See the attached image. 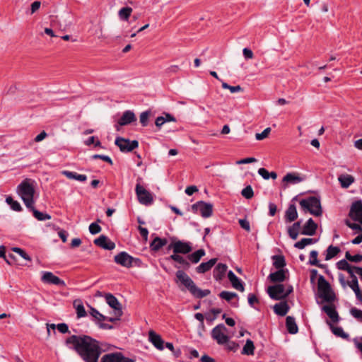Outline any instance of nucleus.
Masks as SVG:
<instances>
[{"label": "nucleus", "instance_id": "obj_13", "mask_svg": "<svg viewBox=\"0 0 362 362\" xmlns=\"http://www.w3.org/2000/svg\"><path fill=\"white\" fill-rule=\"evenodd\" d=\"M101 362H135V360L124 357L120 352H115L105 354L101 358Z\"/></svg>", "mask_w": 362, "mask_h": 362}, {"label": "nucleus", "instance_id": "obj_22", "mask_svg": "<svg viewBox=\"0 0 362 362\" xmlns=\"http://www.w3.org/2000/svg\"><path fill=\"white\" fill-rule=\"evenodd\" d=\"M168 259H172L180 264V266L175 265V267L176 268H182L183 269H188L190 267V263L189 262V261H187L185 257H182L181 255L177 253L171 255Z\"/></svg>", "mask_w": 362, "mask_h": 362}, {"label": "nucleus", "instance_id": "obj_33", "mask_svg": "<svg viewBox=\"0 0 362 362\" xmlns=\"http://www.w3.org/2000/svg\"><path fill=\"white\" fill-rule=\"evenodd\" d=\"M74 306L76 309L78 318H81L86 316V311L82 301L80 299H76L74 301Z\"/></svg>", "mask_w": 362, "mask_h": 362}, {"label": "nucleus", "instance_id": "obj_7", "mask_svg": "<svg viewBox=\"0 0 362 362\" xmlns=\"http://www.w3.org/2000/svg\"><path fill=\"white\" fill-rule=\"evenodd\" d=\"M105 301L114 310L115 317H110L108 318L109 322H115L119 320L122 315V310L121 303L118 301L117 298L111 293H107L105 296Z\"/></svg>", "mask_w": 362, "mask_h": 362}, {"label": "nucleus", "instance_id": "obj_38", "mask_svg": "<svg viewBox=\"0 0 362 362\" xmlns=\"http://www.w3.org/2000/svg\"><path fill=\"white\" fill-rule=\"evenodd\" d=\"M33 213V216L38 221H46L51 219V216L48 214L42 213L35 209L34 205H33V208H28Z\"/></svg>", "mask_w": 362, "mask_h": 362}, {"label": "nucleus", "instance_id": "obj_17", "mask_svg": "<svg viewBox=\"0 0 362 362\" xmlns=\"http://www.w3.org/2000/svg\"><path fill=\"white\" fill-rule=\"evenodd\" d=\"M136 120L135 114L132 110H126L123 112L122 117L117 122L115 126L117 130H119V126L128 125Z\"/></svg>", "mask_w": 362, "mask_h": 362}, {"label": "nucleus", "instance_id": "obj_21", "mask_svg": "<svg viewBox=\"0 0 362 362\" xmlns=\"http://www.w3.org/2000/svg\"><path fill=\"white\" fill-rule=\"evenodd\" d=\"M303 178L300 177L298 174L294 173H287L282 180V182L284 183V187L286 188L287 184H298L303 181Z\"/></svg>", "mask_w": 362, "mask_h": 362}, {"label": "nucleus", "instance_id": "obj_26", "mask_svg": "<svg viewBox=\"0 0 362 362\" xmlns=\"http://www.w3.org/2000/svg\"><path fill=\"white\" fill-rule=\"evenodd\" d=\"M338 180L342 188H348L352 183L354 182V177L348 174H342L339 176Z\"/></svg>", "mask_w": 362, "mask_h": 362}, {"label": "nucleus", "instance_id": "obj_60", "mask_svg": "<svg viewBox=\"0 0 362 362\" xmlns=\"http://www.w3.org/2000/svg\"><path fill=\"white\" fill-rule=\"evenodd\" d=\"M337 266L339 269L345 271L346 269H349L350 264L346 260L341 259L337 263Z\"/></svg>", "mask_w": 362, "mask_h": 362}, {"label": "nucleus", "instance_id": "obj_32", "mask_svg": "<svg viewBox=\"0 0 362 362\" xmlns=\"http://www.w3.org/2000/svg\"><path fill=\"white\" fill-rule=\"evenodd\" d=\"M269 279L272 282H282L286 279L284 269H278V271L271 273Z\"/></svg>", "mask_w": 362, "mask_h": 362}, {"label": "nucleus", "instance_id": "obj_41", "mask_svg": "<svg viewBox=\"0 0 362 362\" xmlns=\"http://www.w3.org/2000/svg\"><path fill=\"white\" fill-rule=\"evenodd\" d=\"M89 313H90V315L98 321V322H103L105 320H108L109 317L101 314L98 310H96L95 308H94L93 307H90V310Z\"/></svg>", "mask_w": 362, "mask_h": 362}, {"label": "nucleus", "instance_id": "obj_55", "mask_svg": "<svg viewBox=\"0 0 362 362\" xmlns=\"http://www.w3.org/2000/svg\"><path fill=\"white\" fill-rule=\"evenodd\" d=\"M89 231L91 234L95 235L101 231V227L97 223H92L89 226Z\"/></svg>", "mask_w": 362, "mask_h": 362}, {"label": "nucleus", "instance_id": "obj_56", "mask_svg": "<svg viewBox=\"0 0 362 362\" xmlns=\"http://www.w3.org/2000/svg\"><path fill=\"white\" fill-rule=\"evenodd\" d=\"M288 233L291 239L296 240L298 236L299 230L291 226L288 228Z\"/></svg>", "mask_w": 362, "mask_h": 362}, {"label": "nucleus", "instance_id": "obj_59", "mask_svg": "<svg viewBox=\"0 0 362 362\" xmlns=\"http://www.w3.org/2000/svg\"><path fill=\"white\" fill-rule=\"evenodd\" d=\"M92 158L93 159H101L108 163H110V165L112 164V159L110 158V156H105V155H100V154H95L93 156H92Z\"/></svg>", "mask_w": 362, "mask_h": 362}, {"label": "nucleus", "instance_id": "obj_30", "mask_svg": "<svg viewBox=\"0 0 362 362\" xmlns=\"http://www.w3.org/2000/svg\"><path fill=\"white\" fill-rule=\"evenodd\" d=\"M285 218L287 221H294L298 218V212L294 204L289 205L285 213Z\"/></svg>", "mask_w": 362, "mask_h": 362}, {"label": "nucleus", "instance_id": "obj_54", "mask_svg": "<svg viewBox=\"0 0 362 362\" xmlns=\"http://www.w3.org/2000/svg\"><path fill=\"white\" fill-rule=\"evenodd\" d=\"M271 132V128L270 127H267L261 133H257L255 134V139L257 140H262L265 138H267L269 135V134Z\"/></svg>", "mask_w": 362, "mask_h": 362}, {"label": "nucleus", "instance_id": "obj_62", "mask_svg": "<svg viewBox=\"0 0 362 362\" xmlns=\"http://www.w3.org/2000/svg\"><path fill=\"white\" fill-rule=\"evenodd\" d=\"M239 223L240 225V226L245 229V230L247 231H250V223L246 219H240L239 220Z\"/></svg>", "mask_w": 362, "mask_h": 362}, {"label": "nucleus", "instance_id": "obj_43", "mask_svg": "<svg viewBox=\"0 0 362 362\" xmlns=\"http://www.w3.org/2000/svg\"><path fill=\"white\" fill-rule=\"evenodd\" d=\"M6 202L11 206V208L16 211H21L22 210V207L20 203L17 201L13 199V198L10 196L6 198Z\"/></svg>", "mask_w": 362, "mask_h": 362}, {"label": "nucleus", "instance_id": "obj_9", "mask_svg": "<svg viewBox=\"0 0 362 362\" xmlns=\"http://www.w3.org/2000/svg\"><path fill=\"white\" fill-rule=\"evenodd\" d=\"M192 209L194 213L199 214L203 218H209L213 214V204L199 201L192 206Z\"/></svg>", "mask_w": 362, "mask_h": 362}, {"label": "nucleus", "instance_id": "obj_50", "mask_svg": "<svg viewBox=\"0 0 362 362\" xmlns=\"http://www.w3.org/2000/svg\"><path fill=\"white\" fill-rule=\"evenodd\" d=\"M242 195L246 199H251L253 195V189L250 185L245 187L241 192Z\"/></svg>", "mask_w": 362, "mask_h": 362}, {"label": "nucleus", "instance_id": "obj_18", "mask_svg": "<svg viewBox=\"0 0 362 362\" xmlns=\"http://www.w3.org/2000/svg\"><path fill=\"white\" fill-rule=\"evenodd\" d=\"M94 243L96 245L108 250H112L115 247V244L104 235H101L98 238L95 239Z\"/></svg>", "mask_w": 362, "mask_h": 362}, {"label": "nucleus", "instance_id": "obj_24", "mask_svg": "<svg viewBox=\"0 0 362 362\" xmlns=\"http://www.w3.org/2000/svg\"><path fill=\"white\" fill-rule=\"evenodd\" d=\"M216 262V258H212L206 262H202L196 268V271L199 274H204L209 271L215 265Z\"/></svg>", "mask_w": 362, "mask_h": 362}, {"label": "nucleus", "instance_id": "obj_58", "mask_svg": "<svg viewBox=\"0 0 362 362\" xmlns=\"http://www.w3.org/2000/svg\"><path fill=\"white\" fill-rule=\"evenodd\" d=\"M224 345H226V348L228 351H236L238 349V344L234 341H230V339H228V342L225 343Z\"/></svg>", "mask_w": 362, "mask_h": 362}, {"label": "nucleus", "instance_id": "obj_37", "mask_svg": "<svg viewBox=\"0 0 362 362\" xmlns=\"http://www.w3.org/2000/svg\"><path fill=\"white\" fill-rule=\"evenodd\" d=\"M317 242V240L315 239H313V238H303L301 239L300 241L298 242H296L295 244H294V247L296 248H298V249H300V250H302L303 249L305 246L307 245H311V244H314Z\"/></svg>", "mask_w": 362, "mask_h": 362}, {"label": "nucleus", "instance_id": "obj_63", "mask_svg": "<svg viewBox=\"0 0 362 362\" xmlns=\"http://www.w3.org/2000/svg\"><path fill=\"white\" fill-rule=\"evenodd\" d=\"M256 160H257L256 158H255L253 157H250V158H246L241 159V160L236 161V164H238V165L247 164V163L256 162Z\"/></svg>", "mask_w": 362, "mask_h": 362}, {"label": "nucleus", "instance_id": "obj_57", "mask_svg": "<svg viewBox=\"0 0 362 362\" xmlns=\"http://www.w3.org/2000/svg\"><path fill=\"white\" fill-rule=\"evenodd\" d=\"M346 224L348 227L356 231V233H361L362 232V227L357 223H351L349 221H346Z\"/></svg>", "mask_w": 362, "mask_h": 362}, {"label": "nucleus", "instance_id": "obj_45", "mask_svg": "<svg viewBox=\"0 0 362 362\" xmlns=\"http://www.w3.org/2000/svg\"><path fill=\"white\" fill-rule=\"evenodd\" d=\"M132 12L130 7H124L119 11V16L121 19L127 21Z\"/></svg>", "mask_w": 362, "mask_h": 362}, {"label": "nucleus", "instance_id": "obj_36", "mask_svg": "<svg viewBox=\"0 0 362 362\" xmlns=\"http://www.w3.org/2000/svg\"><path fill=\"white\" fill-rule=\"evenodd\" d=\"M168 243V240L165 238H160L158 237H156L153 239L152 243H151V248L152 250L158 251L162 247Z\"/></svg>", "mask_w": 362, "mask_h": 362}, {"label": "nucleus", "instance_id": "obj_28", "mask_svg": "<svg viewBox=\"0 0 362 362\" xmlns=\"http://www.w3.org/2000/svg\"><path fill=\"white\" fill-rule=\"evenodd\" d=\"M289 310V306L286 302H280L274 306V311L276 314L280 316H284L287 314Z\"/></svg>", "mask_w": 362, "mask_h": 362}, {"label": "nucleus", "instance_id": "obj_25", "mask_svg": "<svg viewBox=\"0 0 362 362\" xmlns=\"http://www.w3.org/2000/svg\"><path fill=\"white\" fill-rule=\"evenodd\" d=\"M170 122H176L175 117L170 113H164L163 116L158 117L156 119L155 124L160 129L165 123Z\"/></svg>", "mask_w": 362, "mask_h": 362}, {"label": "nucleus", "instance_id": "obj_15", "mask_svg": "<svg viewBox=\"0 0 362 362\" xmlns=\"http://www.w3.org/2000/svg\"><path fill=\"white\" fill-rule=\"evenodd\" d=\"M349 216L356 221H360L362 218L361 200L356 201L351 204Z\"/></svg>", "mask_w": 362, "mask_h": 362}, {"label": "nucleus", "instance_id": "obj_64", "mask_svg": "<svg viewBox=\"0 0 362 362\" xmlns=\"http://www.w3.org/2000/svg\"><path fill=\"white\" fill-rule=\"evenodd\" d=\"M258 174L262 177L263 179L264 180H269V172L264 168H261L258 170Z\"/></svg>", "mask_w": 362, "mask_h": 362}, {"label": "nucleus", "instance_id": "obj_8", "mask_svg": "<svg viewBox=\"0 0 362 362\" xmlns=\"http://www.w3.org/2000/svg\"><path fill=\"white\" fill-rule=\"evenodd\" d=\"M211 334L212 339L219 345H223L230 339V337L228 335V329L223 324H219L214 327Z\"/></svg>", "mask_w": 362, "mask_h": 362}, {"label": "nucleus", "instance_id": "obj_27", "mask_svg": "<svg viewBox=\"0 0 362 362\" xmlns=\"http://www.w3.org/2000/svg\"><path fill=\"white\" fill-rule=\"evenodd\" d=\"M286 327L288 332L291 334H295L298 332V327L295 318L291 316H287L286 319Z\"/></svg>", "mask_w": 362, "mask_h": 362}, {"label": "nucleus", "instance_id": "obj_1", "mask_svg": "<svg viewBox=\"0 0 362 362\" xmlns=\"http://www.w3.org/2000/svg\"><path fill=\"white\" fill-rule=\"evenodd\" d=\"M67 345L76 352L86 362H98L102 353L104 351L100 342L88 335H71L66 340Z\"/></svg>", "mask_w": 362, "mask_h": 362}, {"label": "nucleus", "instance_id": "obj_6", "mask_svg": "<svg viewBox=\"0 0 362 362\" xmlns=\"http://www.w3.org/2000/svg\"><path fill=\"white\" fill-rule=\"evenodd\" d=\"M293 288L291 285L278 284L269 286L267 293L271 298L274 300H281L286 298L293 292Z\"/></svg>", "mask_w": 362, "mask_h": 362}, {"label": "nucleus", "instance_id": "obj_2", "mask_svg": "<svg viewBox=\"0 0 362 362\" xmlns=\"http://www.w3.org/2000/svg\"><path fill=\"white\" fill-rule=\"evenodd\" d=\"M35 182L31 179L23 180L17 187L16 192L27 208L35 204Z\"/></svg>", "mask_w": 362, "mask_h": 362}, {"label": "nucleus", "instance_id": "obj_14", "mask_svg": "<svg viewBox=\"0 0 362 362\" xmlns=\"http://www.w3.org/2000/svg\"><path fill=\"white\" fill-rule=\"evenodd\" d=\"M41 280L45 284H54L62 287L66 286V284L63 280L54 275L53 273L50 272H44L42 273Z\"/></svg>", "mask_w": 362, "mask_h": 362}, {"label": "nucleus", "instance_id": "obj_3", "mask_svg": "<svg viewBox=\"0 0 362 362\" xmlns=\"http://www.w3.org/2000/svg\"><path fill=\"white\" fill-rule=\"evenodd\" d=\"M175 275L176 283H180L193 296L202 298L210 294L209 290H202L198 288L193 280L184 271L179 269L177 271Z\"/></svg>", "mask_w": 362, "mask_h": 362}, {"label": "nucleus", "instance_id": "obj_42", "mask_svg": "<svg viewBox=\"0 0 362 362\" xmlns=\"http://www.w3.org/2000/svg\"><path fill=\"white\" fill-rule=\"evenodd\" d=\"M255 346L252 340L247 339L243 346L242 354L245 355H253Z\"/></svg>", "mask_w": 362, "mask_h": 362}, {"label": "nucleus", "instance_id": "obj_53", "mask_svg": "<svg viewBox=\"0 0 362 362\" xmlns=\"http://www.w3.org/2000/svg\"><path fill=\"white\" fill-rule=\"evenodd\" d=\"M12 250L13 252H16L17 254H18L21 257H22L25 260H28V261L31 260V258L30 257V256L23 250H22L21 248H20V247H13Z\"/></svg>", "mask_w": 362, "mask_h": 362}, {"label": "nucleus", "instance_id": "obj_46", "mask_svg": "<svg viewBox=\"0 0 362 362\" xmlns=\"http://www.w3.org/2000/svg\"><path fill=\"white\" fill-rule=\"evenodd\" d=\"M219 296L228 302L230 301L233 298H238V295L235 293L226 291H221Z\"/></svg>", "mask_w": 362, "mask_h": 362}, {"label": "nucleus", "instance_id": "obj_47", "mask_svg": "<svg viewBox=\"0 0 362 362\" xmlns=\"http://www.w3.org/2000/svg\"><path fill=\"white\" fill-rule=\"evenodd\" d=\"M222 88L223 89H228L230 91V93H232L243 91V88L240 86L238 85V86H232L228 85L226 82H222Z\"/></svg>", "mask_w": 362, "mask_h": 362}, {"label": "nucleus", "instance_id": "obj_35", "mask_svg": "<svg viewBox=\"0 0 362 362\" xmlns=\"http://www.w3.org/2000/svg\"><path fill=\"white\" fill-rule=\"evenodd\" d=\"M62 173L67 178L71 180H76L80 182H84L87 180V176L86 175L78 174L76 172L64 170Z\"/></svg>", "mask_w": 362, "mask_h": 362}, {"label": "nucleus", "instance_id": "obj_48", "mask_svg": "<svg viewBox=\"0 0 362 362\" xmlns=\"http://www.w3.org/2000/svg\"><path fill=\"white\" fill-rule=\"evenodd\" d=\"M150 114V111H145L141 113L139 119L143 127H146L148 125Z\"/></svg>", "mask_w": 362, "mask_h": 362}, {"label": "nucleus", "instance_id": "obj_11", "mask_svg": "<svg viewBox=\"0 0 362 362\" xmlns=\"http://www.w3.org/2000/svg\"><path fill=\"white\" fill-rule=\"evenodd\" d=\"M115 144L122 152H130L139 146L138 141H130L122 137H117Z\"/></svg>", "mask_w": 362, "mask_h": 362}, {"label": "nucleus", "instance_id": "obj_61", "mask_svg": "<svg viewBox=\"0 0 362 362\" xmlns=\"http://www.w3.org/2000/svg\"><path fill=\"white\" fill-rule=\"evenodd\" d=\"M351 281L348 282V286L352 289L353 288L358 287V282L356 274H354L351 276Z\"/></svg>", "mask_w": 362, "mask_h": 362}, {"label": "nucleus", "instance_id": "obj_52", "mask_svg": "<svg viewBox=\"0 0 362 362\" xmlns=\"http://www.w3.org/2000/svg\"><path fill=\"white\" fill-rule=\"evenodd\" d=\"M345 257L349 261L353 262H360L361 261H362V255L360 254L351 255L349 252H346Z\"/></svg>", "mask_w": 362, "mask_h": 362}, {"label": "nucleus", "instance_id": "obj_31", "mask_svg": "<svg viewBox=\"0 0 362 362\" xmlns=\"http://www.w3.org/2000/svg\"><path fill=\"white\" fill-rule=\"evenodd\" d=\"M227 268L228 267L225 264H218L214 271V278L216 280H221L223 277Z\"/></svg>", "mask_w": 362, "mask_h": 362}, {"label": "nucleus", "instance_id": "obj_29", "mask_svg": "<svg viewBox=\"0 0 362 362\" xmlns=\"http://www.w3.org/2000/svg\"><path fill=\"white\" fill-rule=\"evenodd\" d=\"M322 310L325 311L333 322H337L339 321V315L335 308L332 305H324Z\"/></svg>", "mask_w": 362, "mask_h": 362}, {"label": "nucleus", "instance_id": "obj_10", "mask_svg": "<svg viewBox=\"0 0 362 362\" xmlns=\"http://www.w3.org/2000/svg\"><path fill=\"white\" fill-rule=\"evenodd\" d=\"M135 192L140 204L147 206L153 203V198L152 194L139 183L136 184Z\"/></svg>", "mask_w": 362, "mask_h": 362}, {"label": "nucleus", "instance_id": "obj_39", "mask_svg": "<svg viewBox=\"0 0 362 362\" xmlns=\"http://www.w3.org/2000/svg\"><path fill=\"white\" fill-rule=\"evenodd\" d=\"M273 265L277 269H283V267L286 265L284 257L282 255H274L273 256Z\"/></svg>", "mask_w": 362, "mask_h": 362}, {"label": "nucleus", "instance_id": "obj_51", "mask_svg": "<svg viewBox=\"0 0 362 362\" xmlns=\"http://www.w3.org/2000/svg\"><path fill=\"white\" fill-rule=\"evenodd\" d=\"M351 315L359 322H362V310L356 308L350 310Z\"/></svg>", "mask_w": 362, "mask_h": 362}, {"label": "nucleus", "instance_id": "obj_49", "mask_svg": "<svg viewBox=\"0 0 362 362\" xmlns=\"http://www.w3.org/2000/svg\"><path fill=\"white\" fill-rule=\"evenodd\" d=\"M332 332L338 337H340L344 339L348 338L349 335L346 334L343 329L340 327H332Z\"/></svg>", "mask_w": 362, "mask_h": 362}, {"label": "nucleus", "instance_id": "obj_19", "mask_svg": "<svg viewBox=\"0 0 362 362\" xmlns=\"http://www.w3.org/2000/svg\"><path fill=\"white\" fill-rule=\"evenodd\" d=\"M148 339L157 349L160 351L163 350L164 341L162 339L161 337L154 331H149Z\"/></svg>", "mask_w": 362, "mask_h": 362}, {"label": "nucleus", "instance_id": "obj_20", "mask_svg": "<svg viewBox=\"0 0 362 362\" xmlns=\"http://www.w3.org/2000/svg\"><path fill=\"white\" fill-rule=\"evenodd\" d=\"M317 228V225L315 223L313 218H310L303 226L300 233L302 235L311 236L315 234Z\"/></svg>", "mask_w": 362, "mask_h": 362}, {"label": "nucleus", "instance_id": "obj_23", "mask_svg": "<svg viewBox=\"0 0 362 362\" xmlns=\"http://www.w3.org/2000/svg\"><path fill=\"white\" fill-rule=\"evenodd\" d=\"M228 278L235 289L241 292L244 291V286L242 281L232 271L228 272Z\"/></svg>", "mask_w": 362, "mask_h": 362}, {"label": "nucleus", "instance_id": "obj_12", "mask_svg": "<svg viewBox=\"0 0 362 362\" xmlns=\"http://www.w3.org/2000/svg\"><path fill=\"white\" fill-rule=\"evenodd\" d=\"M169 250H173L174 253L188 254L192 251V247L189 243L180 240L172 243L168 245Z\"/></svg>", "mask_w": 362, "mask_h": 362}, {"label": "nucleus", "instance_id": "obj_44", "mask_svg": "<svg viewBox=\"0 0 362 362\" xmlns=\"http://www.w3.org/2000/svg\"><path fill=\"white\" fill-rule=\"evenodd\" d=\"M318 252L316 250H312L310 253V259L309 264L311 265H315L318 267L322 268L324 267L323 264H320L317 260Z\"/></svg>", "mask_w": 362, "mask_h": 362}, {"label": "nucleus", "instance_id": "obj_34", "mask_svg": "<svg viewBox=\"0 0 362 362\" xmlns=\"http://www.w3.org/2000/svg\"><path fill=\"white\" fill-rule=\"evenodd\" d=\"M205 254L206 252L204 249H199L189 255L187 258L192 263L197 264L200 261L201 258L205 255Z\"/></svg>", "mask_w": 362, "mask_h": 362}, {"label": "nucleus", "instance_id": "obj_40", "mask_svg": "<svg viewBox=\"0 0 362 362\" xmlns=\"http://www.w3.org/2000/svg\"><path fill=\"white\" fill-rule=\"evenodd\" d=\"M326 252L325 260L327 261L334 257L340 252V249L337 246L330 245Z\"/></svg>", "mask_w": 362, "mask_h": 362}, {"label": "nucleus", "instance_id": "obj_5", "mask_svg": "<svg viewBox=\"0 0 362 362\" xmlns=\"http://www.w3.org/2000/svg\"><path fill=\"white\" fill-rule=\"evenodd\" d=\"M319 296L325 302H332L335 299V294L330 284L322 275H320L317 282Z\"/></svg>", "mask_w": 362, "mask_h": 362}, {"label": "nucleus", "instance_id": "obj_4", "mask_svg": "<svg viewBox=\"0 0 362 362\" xmlns=\"http://www.w3.org/2000/svg\"><path fill=\"white\" fill-rule=\"evenodd\" d=\"M299 204L304 211H308L315 216H320L322 214L320 200L316 197H309L303 199L300 201Z\"/></svg>", "mask_w": 362, "mask_h": 362}, {"label": "nucleus", "instance_id": "obj_16", "mask_svg": "<svg viewBox=\"0 0 362 362\" xmlns=\"http://www.w3.org/2000/svg\"><path fill=\"white\" fill-rule=\"evenodd\" d=\"M134 259V257L126 252H121L115 256V262L117 264L127 268H129L132 266Z\"/></svg>", "mask_w": 362, "mask_h": 362}]
</instances>
